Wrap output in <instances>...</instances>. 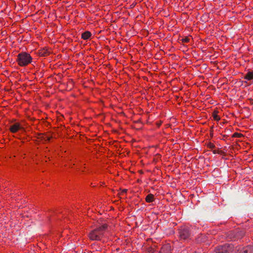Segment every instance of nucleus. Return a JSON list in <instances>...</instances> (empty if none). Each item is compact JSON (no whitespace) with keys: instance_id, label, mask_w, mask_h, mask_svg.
<instances>
[{"instance_id":"39448f33","label":"nucleus","mask_w":253,"mask_h":253,"mask_svg":"<svg viewBox=\"0 0 253 253\" xmlns=\"http://www.w3.org/2000/svg\"><path fill=\"white\" fill-rule=\"evenodd\" d=\"M233 246L230 244H224L217 247L212 253H229L233 250Z\"/></svg>"},{"instance_id":"f03ea898","label":"nucleus","mask_w":253,"mask_h":253,"mask_svg":"<svg viewBox=\"0 0 253 253\" xmlns=\"http://www.w3.org/2000/svg\"><path fill=\"white\" fill-rule=\"evenodd\" d=\"M107 228V225L105 224L96 228L90 233L89 238L92 240H100Z\"/></svg>"},{"instance_id":"6ab92c4d","label":"nucleus","mask_w":253,"mask_h":253,"mask_svg":"<svg viewBox=\"0 0 253 253\" xmlns=\"http://www.w3.org/2000/svg\"><path fill=\"white\" fill-rule=\"evenodd\" d=\"M127 191V189H124L123 191H122V192L123 193H126Z\"/></svg>"},{"instance_id":"0eeeda50","label":"nucleus","mask_w":253,"mask_h":253,"mask_svg":"<svg viewBox=\"0 0 253 253\" xmlns=\"http://www.w3.org/2000/svg\"><path fill=\"white\" fill-rule=\"evenodd\" d=\"M171 251V246L169 244H166L161 247L159 253H170Z\"/></svg>"},{"instance_id":"f257e3e1","label":"nucleus","mask_w":253,"mask_h":253,"mask_svg":"<svg viewBox=\"0 0 253 253\" xmlns=\"http://www.w3.org/2000/svg\"><path fill=\"white\" fill-rule=\"evenodd\" d=\"M107 228V225L105 224L96 228L90 233L89 238L92 240H100Z\"/></svg>"},{"instance_id":"a211bd4d","label":"nucleus","mask_w":253,"mask_h":253,"mask_svg":"<svg viewBox=\"0 0 253 253\" xmlns=\"http://www.w3.org/2000/svg\"><path fill=\"white\" fill-rule=\"evenodd\" d=\"M85 6V4L84 3L82 2L81 0H80V7H84Z\"/></svg>"},{"instance_id":"7ed1b4c3","label":"nucleus","mask_w":253,"mask_h":253,"mask_svg":"<svg viewBox=\"0 0 253 253\" xmlns=\"http://www.w3.org/2000/svg\"><path fill=\"white\" fill-rule=\"evenodd\" d=\"M32 58L30 55L26 52H22L17 56V61L20 66H25L30 63Z\"/></svg>"},{"instance_id":"aec40b11","label":"nucleus","mask_w":253,"mask_h":253,"mask_svg":"<svg viewBox=\"0 0 253 253\" xmlns=\"http://www.w3.org/2000/svg\"><path fill=\"white\" fill-rule=\"evenodd\" d=\"M83 66H84V65H81V64H80V70H81L82 68H83Z\"/></svg>"},{"instance_id":"4468645a","label":"nucleus","mask_w":253,"mask_h":253,"mask_svg":"<svg viewBox=\"0 0 253 253\" xmlns=\"http://www.w3.org/2000/svg\"><path fill=\"white\" fill-rule=\"evenodd\" d=\"M213 118L214 120L217 121H219L220 119V117L215 113L213 114Z\"/></svg>"},{"instance_id":"6e6552de","label":"nucleus","mask_w":253,"mask_h":253,"mask_svg":"<svg viewBox=\"0 0 253 253\" xmlns=\"http://www.w3.org/2000/svg\"><path fill=\"white\" fill-rule=\"evenodd\" d=\"M240 253H253V246H247L243 248L240 250Z\"/></svg>"},{"instance_id":"f8f14e48","label":"nucleus","mask_w":253,"mask_h":253,"mask_svg":"<svg viewBox=\"0 0 253 253\" xmlns=\"http://www.w3.org/2000/svg\"><path fill=\"white\" fill-rule=\"evenodd\" d=\"M244 79L247 80L248 81L251 80L253 79V72H248L247 74L245 76Z\"/></svg>"},{"instance_id":"4be33fe9","label":"nucleus","mask_w":253,"mask_h":253,"mask_svg":"<svg viewBox=\"0 0 253 253\" xmlns=\"http://www.w3.org/2000/svg\"><path fill=\"white\" fill-rule=\"evenodd\" d=\"M238 135H241V134H236V136H238Z\"/></svg>"},{"instance_id":"ddd939ff","label":"nucleus","mask_w":253,"mask_h":253,"mask_svg":"<svg viewBox=\"0 0 253 253\" xmlns=\"http://www.w3.org/2000/svg\"><path fill=\"white\" fill-rule=\"evenodd\" d=\"M154 252V249L152 247H149L147 249V253H153Z\"/></svg>"},{"instance_id":"423d86ee","label":"nucleus","mask_w":253,"mask_h":253,"mask_svg":"<svg viewBox=\"0 0 253 253\" xmlns=\"http://www.w3.org/2000/svg\"><path fill=\"white\" fill-rule=\"evenodd\" d=\"M24 128L19 123H15L10 126L9 130L12 133L16 132L19 129H23Z\"/></svg>"},{"instance_id":"412c9836","label":"nucleus","mask_w":253,"mask_h":253,"mask_svg":"<svg viewBox=\"0 0 253 253\" xmlns=\"http://www.w3.org/2000/svg\"><path fill=\"white\" fill-rule=\"evenodd\" d=\"M212 152H213V154H216V153H217V152L216 150H213V151H212Z\"/></svg>"},{"instance_id":"9d476101","label":"nucleus","mask_w":253,"mask_h":253,"mask_svg":"<svg viewBox=\"0 0 253 253\" xmlns=\"http://www.w3.org/2000/svg\"><path fill=\"white\" fill-rule=\"evenodd\" d=\"M49 52L46 49L43 48L39 51V54L41 56H46L48 55Z\"/></svg>"},{"instance_id":"1a4fd4ad","label":"nucleus","mask_w":253,"mask_h":253,"mask_svg":"<svg viewBox=\"0 0 253 253\" xmlns=\"http://www.w3.org/2000/svg\"><path fill=\"white\" fill-rule=\"evenodd\" d=\"M91 33L88 31H86L82 33L81 38L82 39L87 40L91 37Z\"/></svg>"},{"instance_id":"9b49d317","label":"nucleus","mask_w":253,"mask_h":253,"mask_svg":"<svg viewBox=\"0 0 253 253\" xmlns=\"http://www.w3.org/2000/svg\"><path fill=\"white\" fill-rule=\"evenodd\" d=\"M154 200V196L152 194H148L145 198V200L147 203H151Z\"/></svg>"},{"instance_id":"20e7f679","label":"nucleus","mask_w":253,"mask_h":253,"mask_svg":"<svg viewBox=\"0 0 253 253\" xmlns=\"http://www.w3.org/2000/svg\"><path fill=\"white\" fill-rule=\"evenodd\" d=\"M179 237L182 240H188L191 239L192 233L191 229L188 226H182L178 231Z\"/></svg>"},{"instance_id":"f3484780","label":"nucleus","mask_w":253,"mask_h":253,"mask_svg":"<svg viewBox=\"0 0 253 253\" xmlns=\"http://www.w3.org/2000/svg\"><path fill=\"white\" fill-rule=\"evenodd\" d=\"M43 138L45 140V141H49L50 139V137H49V136H45V137H43Z\"/></svg>"},{"instance_id":"2eb2a0df","label":"nucleus","mask_w":253,"mask_h":253,"mask_svg":"<svg viewBox=\"0 0 253 253\" xmlns=\"http://www.w3.org/2000/svg\"><path fill=\"white\" fill-rule=\"evenodd\" d=\"M207 146L208 148L211 149H212L215 147V145L211 143V142H209L207 144Z\"/></svg>"},{"instance_id":"dca6fc26","label":"nucleus","mask_w":253,"mask_h":253,"mask_svg":"<svg viewBox=\"0 0 253 253\" xmlns=\"http://www.w3.org/2000/svg\"><path fill=\"white\" fill-rule=\"evenodd\" d=\"M189 42V39L188 37H186V38L182 39V42Z\"/></svg>"}]
</instances>
